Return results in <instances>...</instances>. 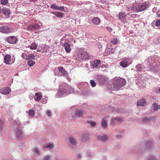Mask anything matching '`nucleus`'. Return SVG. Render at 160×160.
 Returning <instances> with one entry per match:
<instances>
[{
    "label": "nucleus",
    "mask_w": 160,
    "mask_h": 160,
    "mask_svg": "<svg viewBox=\"0 0 160 160\" xmlns=\"http://www.w3.org/2000/svg\"><path fill=\"white\" fill-rule=\"evenodd\" d=\"M126 83L125 79L123 78H118L115 77L113 80V88L114 90H119L120 88L124 86Z\"/></svg>",
    "instance_id": "f257e3e1"
},
{
    "label": "nucleus",
    "mask_w": 160,
    "mask_h": 160,
    "mask_svg": "<svg viewBox=\"0 0 160 160\" xmlns=\"http://www.w3.org/2000/svg\"><path fill=\"white\" fill-rule=\"evenodd\" d=\"M150 4L149 3H143L141 4H137L133 7H131V9L138 12H141L149 8Z\"/></svg>",
    "instance_id": "f03ea898"
},
{
    "label": "nucleus",
    "mask_w": 160,
    "mask_h": 160,
    "mask_svg": "<svg viewBox=\"0 0 160 160\" xmlns=\"http://www.w3.org/2000/svg\"><path fill=\"white\" fill-rule=\"evenodd\" d=\"M22 129L21 128H17L15 130V136L17 139L21 140L24 137Z\"/></svg>",
    "instance_id": "7ed1b4c3"
},
{
    "label": "nucleus",
    "mask_w": 160,
    "mask_h": 160,
    "mask_svg": "<svg viewBox=\"0 0 160 160\" xmlns=\"http://www.w3.org/2000/svg\"><path fill=\"white\" fill-rule=\"evenodd\" d=\"M78 59H79L80 60L82 59L89 60L91 59V56L85 51H83L82 52L80 51L78 54Z\"/></svg>",
    "instance_id": "20e7f679"
},
{
    "label": "nucleus",
    "mask_w": 160,
    "mask_h": 160,
    "mask_svg": "<svg viewBox=\"0 0 160 160\" xmlns=\"http://www.w3.org/2000/svg\"><path fill=\"white\" fill-rule=\"evenodd\" d=\"M68 95L67 90L65 88L59 89L58 92L56 94V96L58 98L65 97Z\"/></svg>",
    "instance_id": "39448f33"
},
{
    "label": "nucleus",
    "mask_w": 160,
    "mask_h": 160,
    "mask_svg": "<svg viewBox=\"0 0 160 160\" xmlns=\"http://www.w3.org/2000/svg\"><path fill=\"white\" fill-rule=\"evenodd\" d=\"M40 26L38 23H35L30 24L27 27V30L30 31L34 32L39 29Z\"/></svg>",
    "instance_id": "423d86ee"
},
{
    "label": "nucleus",
    "mask_w": 160,
    "mask_h": 160,
    "mask_svg": "<svg viewBox=\"0 0 160 160\" xmlns=\"http://www.w3.org/2000/svg\"><path fill=\"white\" fill-rule=\"evenodd\" d=\"M2 13L5 15V18H8L10 17L11 12L9 9L6 8L0 7V14Z\"/></svg>",
    "instance_id": "0eeeda50"
},
{
    "label": "nucleus",
    "mask_w": 160,
    "mask_h": 160,
    "mask_svg": "<svg viewBox=\"0 0 160 160\" xmlns=\"http://www.w3.org/2000/svg\"><path fill=\"white\" fill-rule=\"evenodd\" d=\"M5 40V41L11 44H15L18 41V38L13 36L6 37Z\"/></svg>",
    "instance_id": "6e6552de"
},
{
    "label": "nucleus",
    "mask_w": 160,
    "mask_h": 160,
    "mask_svg": "<svg viewBox=\"0 0 160 160\" xmlns=\"http://www.w3.org/2000/svg\"><path fill=\"white\" fill-rule=\"evenodd\" d=\"M96 81L100 85H102L106 82V79L105 77L102 75L97 76L96 78Z\"/></svg>",
    "instance_id": "1a4fd4ad"
},
{
    "label": "nucleus",
    "mask_w": 160,
    "mask_h": 160,
    "mask_svg": "<svg viewBox=\"0 0 160 160\" xmlns=\"http://www.w3.org/2000/svg\"><path fill=\"white\" fill-rule=\"evenodd\" d=\"M154 142L153 140L148 141L145 143V149L148 150H152L153 147Z\"/></svg>",
    "instance_id": "9d476101"
},
{
    "label": "nucleus",
    "mask_w": 160,
    "mask_h": 160,
    "mask_svg": "<svg viewBox=\"0 0 160 160\" xmlns=\"http://www.w3.org/2000/svg\"><path fill=\"white\" fill-rule=\"evenodd\" d=\"M0 32L4 33H9L11 32L10 28L6 26H3L0 27Z\"/></svg>",
    "instance_id": "9b49d317"
},
{
    "label": "nucleus",
    "mask_w": 160,
    "mask_h": 160,
    "mask_svg": "<svg viewBox=\"0 0 160 160\" xmlns=\"http://www.w3.org/2000/svg\"><path fill=\"white\" fill-rule=\"evenodd\" d=\"M50 8L53 10H59L61 11H64L65 10L64 7L58 6L55 4H52L50 6Z\"/></svg>",
    "instance_id": "f8f14e48"
},
{
    "label": "nucleus",
    "mask_w": 160,
    "mask_h": 160,
    "mask_svg": "<svg viewBox=\"0 0 160 160\" xmlns=\"http://www.w3.org/2000/svg\"><path fill=\"white\" fill-rule=\"evenodd\" d=\"M11 91L10 88L8 87H6L0 89V93L4 95L8 94Z\"/></svg>",
    "instance_id": "ddd939ff"
},
{
    "label": "nucleus",
    "mask_w": 160,
    "mask_h": 160,
    "mask_svg": "<svg viewBox=\"0 0 160 160\" xmlns=\"http://www.w3.org/2000/svg\"><path fill=\"white\" fill-rule=\"evenodd\" d=\"M69 141L70 144L73 146L72 147V148L73 149H75L76 148V147L75 146L76 144V141L74 138L72 137H69Z\"/></svg>",
    "instance_id": "4468645a"
},
{
    "label": "nucleus",
    "mask_w": 160,
    "mask_h": 160,
    "mask_svg": "<svg viewBox=\"0 0 160 160\" xmlns=\"http://www.w3.org/2000/svg\"><path fill=\"white\" fill-rule=\"evenodd\" d=\"M134 149V151L138 150L140 152H142L143 151H145V149L143 148L142 144V143H140L139 144L137 145L136 146V148Z\"/></svg>",
    "instance_id": "2eb2a0df"
},
{
    "label": "nucleus",
    "mask_w": 160,
    "mask_h": 160,
    "mask_svg": "<svg viewBox=\"0 0 160 160\" xmlns=\"http://www.w3.org/2000/svg\"><path fill=\"white\" fill-rule=\"evenodd\" d=\"M98 140L102 142H106L108 139V137L106 135H104L102 136L98 135L97 136Z\"/></svg>",
    "instance_id": "dca6fc26"
},
{
    "label": "nucleus",
    "mask_w": 160,
    "mask_h": 160,
    "mask_svg": "<svg viewBox=\"0 0 160 160\" xmlns=\"http://www.w3.org/2000/svg\"><path fill=\"white\" fill-rule=\"evenodd\" d=\"M115 50H113L112 48H108L106 49L105 52H104V55L106 56L109 54L114 53Z\"/></svg>",
    "instance_id": "f3484780"
},
{
    "label": "nucleus",
    "mask_w": 160,
    "mask_h": 160,
    "mask_svg": "<svg viewBox=\"0 0 160 160\" xmlns=\"http://www.w3.org/2000/svg\"><path fill=\"white\" fill-rule=\"evenodd\" d=\"M155 118L154 116L150 117L149 118L145 117L142 119V121L143 123H146L153 120Z\"/></svg>",
    "instance_id": "a211bd4d"
},
{
    "label": "nucleus",
    "mask_w": 160,
    "mask_h": 160,
    "mask_svg": "<svg viewBox=\"0 0 160 160\" xmlns=\"http://www.w3.org/2000/svg\"><path fill=\"white\" fill-rule=\"evenodd\" d=\"M119 64L122 67L126 68L128 67L130 64L128 63L127 60L124 59L119 62Z\"/></svg>",
    "instance_id": "6ab92c4d"
},
{
    "label": "nucleus",
    "mask_w": 160,
    "mask_h": 160,
    "mask_svg": "<svg viewBox=\"0 0 160 160\" xmlns=\"http://www.w3.org/2000/svg\"><path fill=\"white\" fill-rule=\"evenodd\" d=\"M63 46L64 47L66 52L67 53L70 52L71 51L70 45L68 42L64 43Z\"/></svg>",
    "instance_id": "aec40b11"
},
{
    "label": "nucleus",
    "mask_w": 160,
    "mask_h": 160,
    "mask_svg": "<svg viewBox=\"0 0 160 160\" xmlns=\"http://www.w3.org/2000/svg\"><path fill=\"white\" fill-rule=\"evenodd\" d=\"M145 68L144 66L142 64H139L136 66V69L137 72H140Z\"/></svg>",
    "instance_id": "412c9836"
},
{
    "label": "nucleus",
    "mask_w": 160,
    "mask_h": 160,
    "mask_svg": "<svg viewBox=\"0 0 160 160\" xmlns=\"http://www.w3.org/2000/svg\"><path fill=\"white\" fill-rule=\"evenodd\" d=\"M58 70L59 72L61 73L63 76H67L68 74V72L64 69L62 67H58Z\"/></svg>",
    "instance_id": "4be33fe9"
},
{
    "label": "nucleus",
    "mask_w": 160,
    "mask_h": 160,
    "mask_svg": "<svg viewBox=\"0 0 160 160\" xmlns=\"http://www.w3.org/2000/svg\"><path fill=\"white\" fill-rule=\"evenodd\" d=\"M11 59V56L9 54H6L4 58V62L7 64H9Z\"/></svg>",
    "instance_id": "5701e85b"
},
{
    "label": "nucleus",
    "mask_w": 160,
    "mask_h": 160,
    "mask_svg": "<svg viewBox=\"0 0 160 160\" xmlns=\"http://www.w3.org/2000/svg\"><path fill=\"white\" fill-rule=\"evenodd\" d=\"M146 103L147 102L146 100L144 98H142L137 101V105L138 106H143L144 104Z\"/></svg>",
    "instance_id": "b1692460"
},
{
    "label": "nucleus",
    "mask_w": 160,
    "mask_h": 160,
    "mask_svg": "<svg viewBox=\"0 0 160 160\" xmlns=\"http://www.w3.org/2000/svg\"><path fill=\"white\" fill-rule=\"evenodd\" d=\"M101 61L99 60H94L91 64L93 66V68H96L97 66L99 65L100 67V62Z\"/></svg>",
    "instance_id": "393cba45"
},
{
    "label": "nucleus",
    "mask_w": 160,
    "mask_h": 160,
    "mask_svg": "<svg viewBox=\"0 0 160 160\" xmlns=\"http://www.w3.org/2000/svg\"><path fill=\"white\" fill-rule=\"evenodd\" d=\"M83 110L78 109L75 112V114L77 117L79 118L83 115Z\"/></svg>",
    "instance_id": "a878e982"
},
{
    "label": "nucleus",
    "mask_w": 160,
    "mask_h": 160,
    "mask_svg": "<svg viewBox=\"0 0 160 160\" xmlns=\"http://www.w3.org/2000/svg\"><path fill=\"white\" fill-rule=\"evenodd\" d=\"M1 4L3 5H7L8 7H11L12 4L11 3H8V0H0Z\"/></svg>",
    "instance_id": "bb28decb"
},
{
    "label": "nucleus",
    "mask_w": 160,
    "mask_h": 160,
    "mask_svg": "<svg viewBox=\"0 0 160 160\" xmlns=\"http://www.w3.org/2000/svg\"><path fill=\"white\" fill-rule=\"evenodd\" d=\"M118 121L120 122H122L123 120V118H119L118 117H116L114 118H113L112 119V123L113 124H115V121Z\"/></svg>",
    "instance_id": "cd10ccee"
},
{
    "label": "nucleus",
    "mask_w": 160,
    "mask_h": 160,
    "mask_svg": "<svg viewBox=\"0 0 160 160\" xmlns=\"http://www.w3.org/2000/svg\"><path fill=\"white\" fill-rule=\"evenodd\" d=\"M101 20L100 19L97 17L93 18L92 20V22L94 24L97 25L100 22Z\"/></svg>",
    "instance_id": "c85d7f7f"
},
{
    "label": "nucleus",
    "mask_w": 160,
    "mask_h": 160,
    "mask_svg": "<svg viewBox=\"0 0 160 160\" xmlns=\"http://www.w3.org/2000/svg\"><path fill=\"white\" fill-rule=\"evenodd\" d=\"M34 55L32 54H29L28 55H26L25 59L26 60H34L35 59Z\"/></svg>",
    "instance_id": "c756f323"
},
{
    "label": "nucleus",
    "mask_w": 160,
    "mask_h": 160,
    "mask_svg": "<svg viewBox=\"0 0 160 160\" xmlns=\"http://www.w3.org/2000/svg\"><path fill=\"white\" fill-rule=\"evenodd\" d=\"M65 87L67 89L70 90L68 93V95L70 94L73 92L74 90V89L73 88L71 87L68 84L66 85Z\"/></svg>",
    "instance_id": "7c9ffc66"
},
{
    "label": "nucleus",
    "mask_w": 160,
    "mask_h": 160,
    "mask_svg": "<svg viewBox=\"0 0 160 160\" xmlns=\"http://www.w3.org/2000/svg\"><path fill=\"white\" fill-rule=\"evenodd\" d=\"M36 98H35V101H38L40 100L42 98V94L41 92H37L35 94Z\"/></svg>",
    "instance_id": "2f4dec72"
},
{
    "label": "nucleus",
    "mask_w": 160,
    "mask_h": 160,
    "mask_svg": "<svg viewBox=\"0 0 160 160\" xmlns=\"http://www.w3.org/2000/svg\"><path fill=\"white\" fill-rule=\"evenodd\" d=\"M118 18L119 19H121L123 18H125L127 16V15L125 14L124 12H119L118 14Z\"/></svg>",
    "instance_id": "473e14b6"
},
{
    "label": "nucleus",
    "mask_w": 160,
    "mask_h": 160,
    "mask_svg": "<svg viewBox=\"0 0 160 160\" xmlns=\"http://www.w3.org/2000/svg\"><path fill=\"white\" fill-rule=\"evenodd\" d=\"M101 125L103 128H106L107 127L108 125L107 121L105 119H103L102 120Z\"/></svg>",
    "instance_id": "72a5a7b5"
},
{
    "label": "nucleus",
    "mask_w": 160,
    "mask_h": 160,
    "mask_svg": "<svg viewBox=\"0 0 160 160\" xmlns=\"http://www.w3.org/2000/svg\"><path fill=\"white\" fill-rule=\"evenodd\" d=\"M15 122L16 123L17 126H18L17 128H21L22 129L23 128V127L22 126V125H21V123L19 119L17 118L15 120Z\"/></svg>",
    "instance_id": "f704fd0d"
},
{
    "label": "nucleus",
    "mask_w": 160,
    "mask_h": 160,
    "mask_svg": "<svg viewBox=\"0 0 160 160\" xmlns=\"http://www.w3.org/2000/svg\"><path fill=\"white\" fill-rule=\"evenodd\" d=\"M56 16L57 17L59 18H63L64 16V14L62 12L58 11H57L56 13Z\"/></svg>",
    "instance_id": "c9c22d12"
},
{
    "label": "nucleus",
    "mask_w": 160,
    "mask_h": 160,
    "mask_svg": "<svg viewBox=\"0 0 160 160\" xmlns=\"http://www.w3.org/2000/svg\"><path fill=\"white\" fill-rule=\"evenodd\" d=\"M40 47L41 49L44 50L46 52L48 51L49 49L50 48V47L46 45H41Z\"/></svg>",
    "instance_id": "e433bc0d"
},
{
    "label": "nucleus",
    "mask_w": 160,
    "mask_h": 160,
    "mask_svg": "<svg viewBox=\"0 0 160 160\" xmlns=\"http://www.w3.org/2000/svg\"><path fill=\"white\" fill-rule=\"evenodd\" d=\"M89 139V136L88 134H83L82 136V139L83 141H86Z\"/></svg>",
    "instance_id": "4c0bfd02"
},
{
    "label": "nucleus",
    "mask_w": 160,
    "mask_h": 160,
    "mask_svg": "<svg viewBox=\"0 0 160 160\" xmlns=\"http://www.w3.org/2000/svg\"><path fill=\"white\" fill-rule=\"evenodd\" d=\"M152 105L153 107L154 111H157L160 109V105H158L156 103L153 102Z\"/></svg>",
    "instance_id": "58836bf2"
},
{
    "label": "nucleus",
    "mask_w": 160,
    "mask_h": 160,
    "mask_svg": "<svg viewBox=\"0 0 160 160\" xmlns=\"http://www.w3.org/2000/svg\"><path fill=\"white\" fill-rule=\"evenodd\" d=\"M27 61L28 64L30 67H32L33 65H34L35 63V62L33 60H26Z\"/></svg>",
    "instance_id": "ea45409f"
},
{
    "label": "nucleus",
    "mask_w": 160,
    "mask_h": 160,
    "mask_svg": "<svg viewBox=\"0 0 160 160\" xmlns=\"http://www.w3.org/2000/svg\"><path fill=\"white\" fill-rule=\"evenodd\" d=\"M37 46L38 44L34 42L29 47L31 49L35 50L37 48Z\"/></svg>",
    "instance_id": "a19ab883"
},
{
    "label": "nucleus",
    "mask_w": 160,
    "mask_h": 160,
    "mask_svg": "<svg viewBox=\"0 0 160 160\" xmlns=\"http://www.w3.org/2000/svg\"><path fill=\"white\" fill-rule=\"evenodd\" d=\"M87 123L90 124L92 127H94L96 125V123L95 122L92 121V120H88L87 121Z\"/></svg>",
    "instance_id": "79ce46f5"
},
{
    "label": "nucleus",
    "mask_w": 160,
    "mask_h": 160,
    "mask_svg": "<svg viewBox=\"0 0 160 160\" xmlns=\"http://www.w3.org/2000/svg\"><path fill=\"white\" fill-rule=\"evenodd\" d=\"M54 147V145L53 144H51V143H49L47 144L45 146V147L47 148L51 149L52 148Z\"/></svg>",
    "instance_id": "37998d69"
},
{
    "label": "nucleus",
    "mask_w": 160,
    "mask_h": 160,
    "mask_svg": "<svg viewBox=\"0 0 160 160\" xmlns=\"http://www.w3.org/2000/svg\"><path fill=\"white\" fill-rule=\"evenodd\" d=\"M90 83L92 87H94L96 86V83L94 80H91L90 82Z\"/></svg>",
    "instance_id": "c03bdc74"
},
{
    "label": "nucleus",
    "mask_w": 160,
    "mask_h": 160,
    "mask_svg": "<svg viewBox=\"0 0 160 160\" xmlns=\"http://www.w3.org/2000/svg\"><path fill=\"white\" fill-rule=\"evenodd\" d=\"M78 109L77 105H76L70 108V110L72 112H75Z\"/></svg>",
    "instance_id": "a18cd8bd"
},
{
    "label": "nucleus",
    "mask_w": 160,
    "mask_h": 160,
    "mask_svg": "<svg viewBox=\"0 0 160 160\" xmlns=\"http://www.w3.org/2000/svg\"><path fill=\"white\" fill-rule=\"evenodd\" d=\"M29 114L31 116H33L35 115V112L32 109L30 110L29 111Z\"/></svg>",
    "instance_id": "49530a36"
},
{
    "label": "nucleus",
    "mask_w": 160,
    "mask_h": 160,
    "mask_svg": "<svg viewBox=\"0 0 160 160\" xmlns=\"http://www.w3.org/2000/svg\"><path fill=\"white\" fill-rule=\"evenodd\" d=\"M4 123V121L1 119H0V131L2 130Z\"/></svg>",
    "instance_id": "de8ad7c7"
},
{
    "label": "nucleus",
    "mask_w": 160,
    "mask_h": 160,
    "mask_svg": "<svg viewBox=\"0 0 160 160\" xmlns=\"http://www.w3.org/2000/svg\"><path fill=\"white\" fill-rule=\"evenodd\" d=\"M118 41V39L116 38H115L112 40L111 41V42L113 44H115L117 43Z\"/></svg>",
    "instance_id": "09e8293b"
},
{
    "label": "nucleus",
    "mask_w": 160,
    "mask_h": 160,
    "mask_svg": "<svg viewBox=\"0 0 160 160\" xmlns=\"http://www.w3.org/2000/svg\"><path fill=\"white\" fill-rule=\"evenodd\" d=\"M147 160H157V159L153 156L150 155L148 157Z\"/></svg>",
    "instance_id": "8fccbe9b"
},
{
    "label": "nucleus",
    "mask_w": 160,
    "mask_h": 160,
    "mask_svg": "<svg viewBox=\"0 0 160 160\" xmlns=\"http://www.w3.org/2000/svg\"><path fill=\"white\" fill-rule=\"evenodd\" d=\"M44 98H43L42 100V102L43 103H46L47 102V98L46 97H44Z\"/></svg>",
    "instance_id": "3c124183"
},
{
    "label": "nucleus",
    "mask_w": 160,
    "mask_h": 160,
    "mask_svg": "<svg viewBox=\"0 0 160 160\" xmlns=\"http://www.w3.org/2000/svg\"><path fill=\"white\" fill-rule=\"evenodd\" d=\"M34 152L36 153L37 154L39 155V149L38 148H34Z\"/></svg>",
    "instance_id": "603ef678"
},
{
    "label": "nucleus",
    "mask_w": 160,
    "mask_h": 160,
    "mask_svg": "<svg viewBox=\"0 0 160 160\" xmlns=\"http://www.w3.org/2000/svg\"><path fill=\"white\" fill-rule=\"evenodd\" d=\"M155 24L157 27L160 26V19L157 20L156 21Z\"/></svg>",
    "instance_id": "864d4df0"
},
{
    "label": "nucleus",
    "mask_w": 160,
    "mask_h": 160,
    "mask_svg": "<svg viewBox=\"0 0 160 160\" xmlns=\"http://www.w3.org/2000/svg\"><path fill=\"white\" fill-rule=\"evenodd\" d=\"M50 157L48 155H47L44 157L43 160H50Z\"/></svg>",
    "instance_id": "5fc2aeb1"
},
{
    "label": "nucleus",
    "mask_w": 160,
    "mask_h": 160,
    "mask_svg": "<svg viewBox=\"0 0 160 160\" xmlns=\"http://www.w3.org/2000/svg\"><path fill=\"white\" fill-rule=\"evenodd\" d=\"M52 112L49 110H48L47 112V114L48 117H50L51 115Z\"/></svg>",
    "instance_id": "6e6d98bb"
},
{
    "label": "nucleus",
    "mask_w": 160,
    "mask_h": 160,
    "mask_svg": "<svg viewBox=\"0 0 160 160\" xmlns=\"http://www.w3.org/2000/svg\"><path fill=\"white\" fill-rule=\"evenodd\" d=\"M120 20H121L122 22L124 23L126 22H127L126 19L125 18H122L121 19H120Z\"/></svg>",
    "instance_id": "4d7b16f0"
},
{
    "label": "nucleus",
    "mask_w": 160,
    "mask_h": 160,
    "mask_svg": "<svg viewBox=\"0 0 160 160\" xmlns=\"http://www.w3.org/2000/svg\"><path fill=\"white\" fill-rule=\"evenodd\" d=\"M76 156L77 158L78 159H81L82 157L81 154L79 153L77 154L76 155Z\"/></svg>",
    "instance_id": "13d9d810"
},
{
    "label": "nucleus",
    "mask_w": 160,
    "mask_h": 160,
    "mask_svg": "<svg viewBox=\"0 0 160 160\" xmlns=\"http://www.w3.org/2000/svg\"><path fill=\"white\" fill-rule=\"evenodd\" d=\"M115 137L117 139H118L121 138L122 137V136L121 135L117 134L116 135Z\"/></svg>",
    "instance_id": "bf43d9fd"
},
{
    "label": "nucleus",
    "mask_w": 160,
    "mask_h": 160,
    "mask_svg": "<svg viewBox=\"0 0 160 160\" xmlns=\"http://www.w3.org/2000/svg\"><path fill=\"white\" fill-rule=\"evenodd\" d=\"M114 109H115L114 111L116 112H119V113H121V110H120V109H118V108H115Z\"/></svg>",
    "instance_id": "052dcab7"
},
{
    "label": "nucleus",
    "mask_w": 160,
    "mask_h": 160,
    "mask_svg": "<svg viewBox=\"0 0 160 160\" xmlns=\"http://www.w3.org/2000/svg\"><path fill=\"white\" fill-rule=\"evenodd\" d=\"M29 98L30 99H32L33 97V95L32 93H30L29 94Z\"/></svg>",
    "instance_id": "680f3d73"
},
{
    "label": "nucleus",
    "mask_w": 160,
    "mask_h": 160,
    "mask_svg": "<svg viewBox=\"0 0 160 160\" xmlns=\"http://www.w3.org/2000/svg\"><path fill=\"white\" fill-rule=\"evenodd\" d=\"M106 28L110 32H111L112 30V28L109 27H106Z\"/></svg>",
    "instance_id": "e2e57ef3"
},
{
    "label": "nucleus",
    "mask_w": 160,
    "mask_h": 160,
    "mask_svg": "<svg viewBox=\"0 0 160 160\" xmlns=\"http://www.w3.org/2000/svg\"><path fill=\"white\" fill-rule=\"evenodd\" d=\"M39 48H41L40 45H39V47L38 48V49L37 50V51L38 52H41V50L40 49H39Z\"/></svg>",
    "instance_id": "0e129e2a"
},
{
    "label": "nucleus",
    "mask_w": 160,
    "mask_h": 160,
    "mask_svg": "<svg viewBox=\"0 0 160 160\" xmlns=\"http://www.w3.org/2000/svg\"><path fill=\"white\" fill-rule=\"evenodd\" d=\"M26 55L24 53H22L21 55V57L25 59L26 58L25 57V56H26Z\"/></svg>",
    "instance_id": "69168bd1"
},
{
    "label": "nucleus",
    "mask_w": 160,
    "mask_h": 160,
    "mask_svg": "<svg viewBox=\"0 0 160 160\" xmlns=\"http://www.w3.org/2000/svg\"><path fill=\"white\" fill-rule=\"evenodd\" d=\"M124 130H121L118 131V132L120 134H123V133Z\"/></svg>",
    "instance_id": "338daca9"
},
{
    "label": "nucleus",
    "mask_w": 160,
    "mask_h": 160,
    "mask_svg": "<svg viewBox=\"0 0 160 160\" xmlns=\"http://www.w3.org/2000/svg\"><path fill=\"white\" fill-rule=\"evenodd\" d=\"M157 16L158 17H160V11H158L157 13Z\"/></svg>",
    "instance_id": "774afa93"
}]
</instances>
